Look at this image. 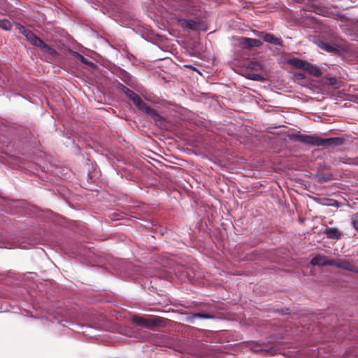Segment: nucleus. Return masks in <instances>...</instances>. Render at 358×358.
<instances>
[{"label": "nucleus", "instance_id": "obj_1", "mask_svg": "<svg viewBox=\"0 0 358 358\" xmlns=\"http://www.w3.org/2000/svg\"><path fill=\"white\" fill-rule=\"evenodd\" d=\"M288 136L290 140L314 146L341 145L343 143V139L338 137L322 138L316 136L297 134H289Z\"/></svg>", "mask_w": 358, "mask_h": 358}, {"label": "nucleus", "instance_id": "obj_2", "mask_svg": "<svg viewBox=\"0 0 358 358\" xmlns=\"http://www.w3.org/2000/svg\"><path fill=\"white\" fill-rule=\"evenodd\" d=\"M132 321L136 325L149 329H153L156 327L164 326L165 320L160 317H144L141 316H134Z\"/></svg>", "mask_w": 358, "mask_h": 358}, {"label": "nucleus", "instance_id": "obj_3", "mask_svg": "<svg viewBox=\"0 0 358 358\" xmlns=\"http://www.w3.org/2000/svg\"><path fill=\"white\" fill-rule=\"evenodd\" d=\"M27 40L34 46L40 48L44 52L48 55L55 57L57 55V52L55 50L47 45L43 40L36 36L31 30L26 32L24 36Z\"/></svg>", "mask_w": 358, "mask_h": 358}, {"label": "nucleus", "instance_id": "obj_4", "mask_svg": "<svg viewBox=\"0 0 358 358\" xmlns=\"http://www.w3.org/2000/svg\"><path fill=\"white\" fill-rule=\"evenodd\" d=\"M132 101L133 103L141 110H143L146 114L150 115L154 119H158L160 115L159 113L153 108H152L150 106H148L145 102H144L141 98L136 94L130 99Z\"/></svg>", "mask_w": 358, "mask_h": 358}, {"label": "nucleus", "instance_id": "obj_5", "mask_svg": "<svg viewBox=\"0 0 358 358\" xmlns=\"http://www.w3.org/2000/svg\"><path fill=\"white\" fill-rule=\"evenodd\" d=\"M331 266L348 271H357V267L351 262L345 259H332Z\"/></svg>", "mask_w": 358, "mask_h": 358}, {"label": "nucleus", "instance_id": "obj_6", "mask_svg": "<svg viewBox=\"0 0 358 358\" xmlns=\"http://www.w3.org/2000/svg\"><path fill=\"white\" fill-rule=\"evenodd\" d=\"M239 45L242 48L250 49L254 47H260L262 42L259 40L247 37H240L238 38Z\"/></svg>", "mask_w": 358, "mask_h": 358}, {"label": "nucleus", "instance_id": "obj_7", "mask_svg": "<svg viewBox=\"0 0 358 358\" xmlns=\"http://www.w3.org/2000/svg\"><path fill=\"white\" fill-rule=\"evenodd\" d=\"M177 21L182 28H187L193 31L199 30L202 27V24L201 22L193 20H186L178 17Z\"/></svg>", "mask_w": 358, "mask_h": 358}, {"label": "nucleus", "instance_id": "obj_8", "mask_svg": "<svg viewBox=\"0 0 358 358\" xmlns=\"http://www.w3.org/2000/svg\"><path fill=\"white\" fill-rule=\"evenodd\" d=\"M332 259H329L327 257L322 255H317L310 260V264L312 266H331Z\"/></svg>", "mask_w": 358, "mask_h": 358}, {"label": "nucleus", "instance_id": "obj_9", "mask_svg": "<svg viewBox=\"0 0 358 358\" xmlns=\"http://www.w3.org/2000/svg\"><path fill=\"white\" fill-rule=\"evenodd\" d=\"M324 234L327 238L333 240H339L343 236V233L336 227H327L324 231Z\"/></svg>", "mask_w": 358, "mask_h": 358}, {"label": "nucleus", "instance_id": "obj_10", "mask_svg": "<svg viewBox=\"0 0 358 358\" xmlns=\"http://www.w3.org/2000/svg\"><path fill=\"white\" fill-rule=\"evenodd\" d=\"M263 39L265 42L271 43L272 45H282V40L280 38H278L272 34L266 33L264 34Z\"/></svg>", "mask_w": 358, "mask_h": 358}, {"label": "nucleus", "instance_id": "obj_11", "mask_svg": "<svg viewBox=\"0 0 358 358\" xmlns=\"http://www.w3.org/2000/svg\"><path fill=\"white\" fill-rule=\"evenodd\" d=\"M289 63L297 69L305 71L308 62L298 58H293L289 59Z\"/></svg>", "mask_w": 358, "mask_h": 358}, {"label": "nucleus", "instance_id": "obj_12", "mask_svg": "<svg viewBox=\"0 0 358 358\" xmlns=\"http://www.w3.org/2000/svg\"><path fill=\"white\" fill-rule=\"evenodd\" d=\"M305 71L308 72L310 75L313 76L315 77H320L322 74L321 70L319 68L312 65L310 63H308Z\"/></svg>", "mask_w": 358, "mask_h": 358}, {"label": "nucleus", "instance_id": "obj_13", "mask_svg": "<svg viewBox=\"0 0 358 358\" xmlns=\"http://www.w3.org/2000/svg\"><path fill=\"white\" fill-rule=\"evenodd\" d=\"M116 88L117 90L123 92L129 99H131L136 94L134 92L120 83L117 85Z\"/></svg>", "mask_w": 358, "mask_h": 358}, {"label": "nucleus", "instance_id": "obj_14", "mask_svg": "<svg viewBox=\"0 0 358 358\" xmlns=\"http://www.w3.org/2000/svg\"><path fill=\"white\" fill-rule=\"evenodd\" d=\"M319 46L320 47L321 49H322L328 52H338V49L336 47L331 45L328 43H324V42H320V44L319 45Z\"/></svg>", "mask_w": 358, "mask_h": 358}, {"label": "nucleus", "instance_id": "obj_15", "mask_svg": "<svg viewBox=\"0 0 358 358\" xmlns=\"http://www.w3.org/2000/svg\"><path fill=\"white\" fill-rule=\"evenodd\" d=\"M0 28L5 31L10 30L12 28V24L8 20H0Z\"/></svg>", "mask_w": 358, "mask_h": 358}, {"label": "nucleus", "instance_id": "obj_16", "mask_svg": "<svg viewBox=\"0 0 358 358\" xmlns=\"http://www.w3.org/2000/svg\"><path fill=\"white\" fill-rule=\"evenodd\" d=\"M69 52L72 53L73 56H75L78 59H79L82 63L85 64H90L91 62H88V60L84 57L82 55L77 52H73L71 50H69Z\"/></svg>", "mask_w": 358, "mask_h": 358}, {"label": "nucleus", "instance_id": "obj_17", "mask_svg": "<svg viewBox=\"0 0 358 358\" xmlns=\"http://www.w3.org/2000/svg\"><path fill=\"white\" fill-rule=\"evenodd\" d=\"M196 317L202 319H213L215 317V316L208 313H196L193 315L192 318Z\"/></svg>", "mask_w": 358, "mask_h": 358}, {"label": "nucleus", "instance_id": "obj_18", "mask_svg": "<svg viewBox=\"0 0 358 358\" xmlns=\"http://www.w3.org/2000/svg\"><path fill=\"white\" fill-rule=\"evenodd\" d=\"M17 28L18 29L19 31L24 36L26 35L27 31H29V29H26L23 25L17 23L16 24Z\"/></svg>", "mask_w": 358, "mask_h": 358}, {"label": "nucleus", "instance_id": "obj_19", "mask_svg": "<svg viewBox=\"0 0 358 358\" xmlns=\"http://www.w3.org/2000/svg\"><path fill=\"white\" fill-rule=\"evenodd\" d=\"M352 224L354 228L358 231V213L352 217Z\"/></svg>", "mask_w": 358, "mask_h": 358}, {"label": "nucleus", "instance_id": "obj_20", "mask_svg": "<svg viewBox=\"0 0 358 358\" xmlns=\"http://www.w3.org/2000/svg\"><path fill=\"white\" fill-rule=\"evenodd\" d=\"M250 79L252 80H261V78H262V76L259 74H252V75H250V77H249Z\"/></svg>", "mask_w": 358, "mask_h": 358}, {"label": "nucleus", "instance_id": "obj_21", "mask_svg": "<svg viewBox=\"0 0 358 358\" xmlns=\"http://www.w3.org/2000/svg\"><path fill=\"white\" fill-rule=\"evenodd\" d=\"M296 77H298L299 78H301V79L304 78V76H303V74H302V73H297V74L296 75Z\"/></svg>", "mask_w": 358, "mask_h": 358}, {"label": "nucleus", "instance_id": "obj_22", "mask_svg": "<svg viewBox=\"0 0 358 358\" xmlns=\"http://www.w3.org/2000/svg\"><path fill=\"white\" fill-rule=\"evenodd\" d=\"M296 3H301L304 1V0H294Z\"/></svg>", "mask_w": 358, "mask_h": 358}]
</instances>
